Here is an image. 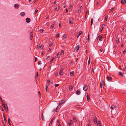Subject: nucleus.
Masks as SVG:
<instances>
[{
  "label": "nucleus",
  "instance_id": "1",
  "mask_svg": "<svg viewBox=\"0 0 126 126\" xmlns=\"http://www.w3.org/2000/svg\"><path fill=\"white\" fill-rule=\"evenodd\" d=\"M2 105L4 107V109L6 111H8V107L6 104H4L3 103H2Z\"/></svg>",
  "mask_w": 126,
  "mask_h": 126
},
{
  "label": "nucleus",
  "instance_id": "2",
  "mask_svg": "<svg viewBox=\"0 0 126 126\" xmlns=\"http://www.w3.org/2000/svg\"><path fill=\"white\" fill-rule=\"evenodd\" d=\"M33 31H32L31 32L30 34V39L31 40H32V38L33 36Z\"/></svg>",
  "mask_w": 126,
  "mask_h": 126
},
{
  "label": "nucleus",
  "instance_id": "3",
  "mask_svg": "<svg viewBox=\"0 0 126 126\" xmlns=\"http://www.w3.org/2000/svg\"><path fill=\"white\" fill-rule=\"evenodd\" d=\"M88 88L87 87V86L86 85H84L83 90L85 91H86L87 90Z\"/></svg>",
  "mask_w": 126,
  "mask_h": 126
},
{
  "label": "nucleus",
  "instance_id": "4",
  "mask_svg": "<svg viewBox=\"0 0 126 126\" xmlns=\"http://www.w3.org/2000/svg\"><path fill=\"white\" fill-rule=\"evenodd\" d=\"M54 118H55V117L54 116L52 118V119H51V121H50V122L49 124V126H51V124Z\"/></svg>",
  "mask_w": 126,
  "mask_h": 126
},
{
  "label": "nucleus",
  "instance_id": "5",
  "mask_svg": "<svg viewBox=\"0 0 126 126\" xmlns=\"http://www.w3.org/2000/svg\"><path fill=\"white\" fill-rule=\"evenodd\" d=\"M107 79L109 81H111L112 80V78L110 76H107Z\"/></svg>",
  "mask_w": 126,
  "mask_h": 126
},
{
  "label": "nucleus",
  "instance_id": "6",
  "mask_svg": "<svg viewBox=\"0 0 126 126\" xmlns=\"http://www.w3.org/2000/svg\"><path fill=\"white\" fill-rule=\"evenodd\" d=\"M64 102V101L63 100H62L61 101L59 102V106L61 105Z\"/></svg>",
  "mask_w": 126,
  "mask_h": 126
},
{
  "label": "nucleus",
  "instance_id": "7",
  "mask_svg": "<svg viewBox=\"0 0 126 126\" xmlns=\"http://www.w3.org/2000/svg\"><path fill=\"white\" fill-rule=\"evenodd\" d=\"M30 19L29 18H27L26 19V22L27 23H29L30 22Z\"/></svg>",
  "mask_w": 126,
  "mask_h": 126
},
{
  "label": "nucleus",
  "instance_id": "8",
  "mask_svg": "<svg viewBox=\"0 0 126 126\" xmlns=\"http://www.w3.org/2000/svg\"><path fill=\"white\" fill-rule=\"evenodd\" d=\"M100 33H99L98 34V35H99V40L100 41H102V37L101 36H100Z\"/></svg>",
  "mask_w": 126,
  "mask_h": 126
},
{
  "label": "nucleus",
  "instance_id": "9",
  "mask_svg": "<svg viewBox=\"0 0 126 126\" xmlns=\"http://www.w3.org/2000/svg\"><path fill=\"white\" fill-rule=\"evenodd\" d=\"M79 48V45L77 46L76 47V51H78Z\"/></svg>",
  "mask_w": 126,
  "mask_h": 126
},
{
  "label": "nucleus",
  "instance_id": "10",
  "mask_svg": "<svg viewBox=\"0 0 126 126\" xmlns=\"http://www.w3.org/2000/svg\"><path fill=\"white\" fill-rule=\"evenodd\" d=\"M94 121L95 124H96L97 123V119L96 117L94 118Z\"/></svg>",
  "mask_w": 126,
  "mask_h": 126
},
{
  "label": "nucleus",
  "instance_id": "11",
  "mask_svg": "<svg viewBox=\"0 0 126 126\" xmlns=\"http://www.w3.org/2000/svg\"><path fill=\"white\" fill-rule=\"evenodd\" d=\"M14 6L16 9H18L19 7V6L18 4H15Z\"/></svg>",
  "mask_w": 126,
  "mask_h": 126
},
{
  "label": "nucleus",
  "instance_id": "12",
  "mask_svg": "<svg viewBox=\"0 0 126 126\" xmlns=\"http://www.w3.org/2000/svg\"><path fill=\"white\" fill-rule=\"evenodd\" d=\"M126 0H122L121 3L122 4H124L126 2Z\"/></svg>",
  "mask_w": 126,
  "mask_h": 126
},
{
  "label": "nucleus",
  "instance_id": "13",
  "mask_svg": "<svg viewBox=\"0 0 126 126\" xmlns=\"http://www.w3.org/2000/svg\"><path fill=\"white\" fill-rule=\"evenodd\" d=\"M116 43H119V38L117 37L116 38Z\"/></svg>",
  "mask_w": 126,
  "mask_h": 126
},
{
  "label": "nucleus",
  "instance_id": "14",
  "mask_svg": "<svg viewBox=\"0 0 126 126\" xmlns=\"http://www.w3.org/2000/svg\"><path fill=\"white\" fill-rule=\"evenodd\" d=\"M63 69L61 68L60 71L59 73L61 75H63V73L62 72L63 71Z\"/></svg>",
  "mask_w": 126,
  "mask_h": 126
},
{
  "label": "nucleus",
  "instance_id": "15",
  "mask_svg": "<svg viewBox=\"0 0 126 126\" xmlns=\"http://www.w3.org/2000/svg\"><path fill=\"white\" fill-rule=\"evenodd\" d=\"M80 91L79 90H78L76 92V93L78 95H79L80 94Z\"/></svg>",
  "mask_w": 126,
  "mask_h": 126
},
{
  "label": "nucleus",
  "instance_id": "16",
  "mask_svg": "<svg viewBox=\"0 0 126 126\" xmlns=\"http://www.w3.org/2000/svg\"><path fill=\"white\" fill-rule=\"evenodd\" d=\"M82 32L81 31H79V33L78 34L77 37V38L82 33Z\"/></svg>",
  "mask_w": 126,
  "mask_h": 126
},
{
  "label": "nucleus",
  "instance_id": "17",
  "mask_svg": "<svg viewBox=\"0 0 126 126\" xmlns=\"http://www.w3.org/2000/svg\"><path fill=\"white\" fill-rule=\"evenodd\" d=\"M87 101L88 102H89L90 101V97L89 95H88V94L87 95Z\"/></svg>",
  "mask_w": 126,
  "mask_h": 126
},
{
  "label": "nucleus",
  "instance_id": "18",
  "mask_svg": "<svg viewBox=\"0 0 126 126\" xmlns=\"http://www.w3.org/2000/svg\"><path fill=\"white\" fill-rule=\"evenodd\" d=\"M56 7L55 8V10L56 11H58L59 10V6H56Z\"/></svg>",
  "mask_w": 126,
  "mask_h": 126
},
{
  "label": "nucleus",
  "instance_id": "19",
  "mask_svg": "<svg viewBox=\"0 0 126 126\" xmlns=\"http://www.w3.org/2000/svg\"><path fill=\"white\" fill-rule=\"evenodd\" d=\"M72 122H73L72 120H70V121L68 122V124L69 126H70L71 125Z\"/></svg>",
  "mask_w": 126,
  "mask_h": 126
},
{
  "label": "nucleus",
  "instance_id": "20",
  "mask_svg": "<svg viewBox=\"0 0 126 126\" xmlns=\"http://www.w3.org/2000/svg\"><path fill=\"white\" fill-rule=\"evenodd\" d=\"M97 126H101V122L100 121H98Z\"/></svg>",
  "mask_w": 126,
  "mask_h": 126
},
{
  "label": "nucleus",
  "instance_id": "21",
  "mask_svg": "<svg viewBox=\"0 0 126 126\" xmlns=\"http://www.w3.org/2000/svg\"><path fill=\"white\" fill-rule=\"evenodd\" d=\"M54 59H55L54 57H53L52 58V59L50 61V63H52L53 61V60Z\"/></svg>",
  "mask_w": 126,
  "mask_h": 126
},
{
  "label": "nucleus",
  "instance_id": "22",
  "mask_svg": "<svg viewBox=\"0 0 126 126\" xmlns=\"http://www.w3.org/2000/svg\"><path fill=\"white\" fill-rule=\"evenodd\" d=\"M104 24H103L102 25V26L101 27V31H102L103 29V28H104Z\"/></svg>",
  "mask_w": 126,
  "mask_h": 126
},
{
  "label": "nucleus",
  "instance_id": "23",
  "mask_svg": "<svg viewBox=\"0 0 126 126\" xmlns=\"http://www.w3.org/2000/svg\"><path fill=\"white\" fill-rule=\"evenodd\" d=\"M3 118H4V120L5 122V123H6V122H7V120H6L5 117V116L4 114H3Z\"/></svg>",
  "mask_w": 126,
  "mask_h": 126
},
{
  "label": "nucleus",
  "instance_id": "24",
  "mask_svg": "<svg viewBox=\"0 0 126 126\" xmlns=\"http://www.w3.org/2000/svg\"><path fill=\"white\" fill-rule=\"evenodd\" d=\"M74 74V71H72L70 73V74L72 76H73Z\"/></svg>",
  "mask_w": 126,
  "mask_h": 126
},
{
  "label": "nucleus",
  "instance_id": "25",
  "mask_svg": "<svg viewBox=\"0 0 126 126\" xmlns=\"http://www.w3.org/2000/svg\"><path fill=\"white\" fill-rule=\"evenodd\" d=\"M114 9V8H112L110 9V11L109 13H110L112 12H113V11Z\"/></svg>",
  "mask_w": 126,
  "mask_h": 126
},
{
  "label": "nucleus",
  "instance_id": "26",
  "mask_svg": "<svg viewBox=\"0 0 126 126\" xmlns=\"http://www.w3.org/2000/svg\"><path fill=\"white\" fill-rule=\"evenodd\" d=\"M20 15L21 16H24L25 15V13L24 12H22L20 13Z\"/></svg>",
  "mask_w": 126,
  "mask_h": 126
},
{
  "label": "nucleus",
  "instance_id": "27",
  "mask_svg": "<svg viewBox=\"0 0 126 126\" xmlns=\"http://www.w3.org/2000/svg\"><path fill=\"white\" fill-rule=\"evenodd\" d=\"M60 108V107L59 108V107L58 106L56 108V110H55V111L57 112L59 110Z\"/></svg>",
  "mask_w": 126,
  "mask_h": 126
},
{
  "label": "nucleus",
  "instance_id": "28",
  "mask_svg": "<svg viewBox=\"0 0 126 126\" xmlns=\"http://www.w3.org/2000/svg\"><path fill=\"white\" fill-rule=\"evenodd\" d=\"M73 121H74V122H75V123H76V122H77V120H76V118H75V117H74L73 119Z\"/></svg>",
  "mask_w": 126,
  "mask_h": 126
},
{
  "label": "nucleus",
  "instance_id": "29",
  "mask_svg": "<svg viewBox=\"0 0 126 126\" xmlns=\"http://www.w3.org/2000/svg\"><path fill=\"white\" fill-rule=\"evenodd\" d=\"M93 18H92L91 19V26H92V24L93 23Z\"/></svg>",
  "mask_w": 126,
  "mask_h": 126
},
{
  "label": "nucleus",
  "instance_id": "30",
  "mask_svg": "<svg viewBox=\"0 0 126 126\" xmlns=\"http://www.w3.org/2000/svg\"><path fill=\"white\" fill-rule=\"evenodd\" d=\"M69 23L72 24H73V21H72L69 20Z\"/></svg>",
  "mask_w": 126,
  "mask_h": 126
},
{
  "label": "nucleus",
  "instance_id": "31",
  "mask_svg": "<svg viewBox=\"0 0 126 126\" xmlns=\"http://www.w3.org/2000/svg\"><path fill=\"white\" fill-rule=\"evenodd\" d=\"M61 55V53H58L57 54V57L58 58H59L60 56Z\"/></svg>",
  "mask_w": 126,
  "mask_h": 126
},
{
  "label": "nucleus",
  "instance_id": "32",
  "mask_svg": "<svg viewBox=\"0 0 126 126\" xmlns=\"http://www.w3.org/2000/svg\"><path fill=\"white\" fill-rule=\"evenodd\" d=\"M67 37L66 35V34H64L63 35V38L65 39Z\"/></svg>",
  "mask_w": 126,
  "mask_h": 126
},
{
  "label": "nucleus",
  "instance_id": "33",
  "mask_svg": "<svg viewBox=\"0 0 126 126\" xmlns=\"http://www.w3.org/2000/svg\"><path fill=\"white\" fill-rule=\"evenodd\" d=\"M119 75H121L122 76H123V74H122V73L121 72H119Z\"/></svg>",
  "mask_w": 126,
  "mask_h": 126
},
{
  "label": "nucleus",
  "instance_id": "34",
  "mask_svg": "<svg viewBox=\"0 0 126 126\" xmlns=\"http://www.w3.org/2000/svg\"><path fill=\"white\" fill-rule=\"evenodd\" d=\"M40 45L39 44H38L37 45L36 47V49H38L39 48V47H40Z\"/></svg>",
  "mask_w": 126,
  "mask_h": 126
},
{
  "label": "nucleus",
  "instance_id": "35",
  "mask_svg": "<svg viewBox=\"0 0 126 126\" xmlns=\"http://www.w3.org/2000/svg\"><path fill=\"white\" fill-rule=\"evenodd\" d=\"M73 88V87L72 86H69V90H70V89H71V90H72Z\"/></svg>",
  "mask_w": 126,
  "mask_h": 126
},
{
  "label": "nucleus",
  "instance_id": "36",
  "mask_svg": "<svg viewBox=\"0 0 126 126\" xmlns=\"http://www.w3.org/2000/svg\"><path fill=\"white\" fill-rule=\"evenodd\" d=\"M54 24H53L50 27V29H52L54 27Z\"/></svg>",
  "mask_w": 126,
  "mask_h": 126
},
{
  "label": "nucleus",
  "instance_id": "37",
  "mask_svg": "<svg viewBox=\"0 0 126 126\" xmlns=\"http://www.w3.org/2000/svg\"><path fill=\"white\" fill-rule=\"evenodd\" d=\"M61 53L62 55L63 54H64V51L63 50H62L61 51Z\"/></svg>",
  "mask_w": 126,
  "mask_h": 126
},
{
  "label": "nucleus",
  "instance_id": "38",
  "mask_svg": "<svg viewBox=\"0 0 126 126\" xmlns=\"http://www.w3.org/2000/svg\"><path fill=\"white\" fill-rule=\"evenodd\" d=\"M89 42V34H88V42Z\"/></svg>",
  "mask_w": 126,
  "mask_h": 126
},
{
  "label": "nucleus",
  "instance_id": "39",
  "mask_svg": "<svg viewBox=\"0 0 126 126\" xmlns=\"http://www.w3.org/2000/svg\"><path fill=\"white\" fill-rule=\"evenodd\" d=\"M38 10L37 9H36L35 11V13H34V14H36V13H37V12H38Z\"/></svg>",
  "mask_w": 126,
  "mask_h": 126
},
{
  "label": "nucleus",
  "instance_id": "40",
  "mask_svg": "<svg viewBox=\"0 0 126 126\" xmlns=\"http://www.w3.org/2000/svg\"><path fill=\"white\" fill-rule=\"evenodd\" d=\"M59 33H57L56 35V37H57L58 38V37H59Z\"/></svg>",
  "mask_w": 126,
  "mask_h": 126
},
{
  "label": "nucleus",
  "instance_id": "41",
  "mask_svg": "<svg viewBox=\"0 0 126 126\" xmlns=\"http://www.w3.org/2000/svg\"><path fill=\"white\" fill-rule=\"evenodd\" d=\"M108 18V17L107 16H106V17L105 19V21H107V20Z\"/></svg>",
  "mask_w": 126,
  "mask_h": 126
},
{
  "label": "nucleus",
  "instance_id": "42",
  "mask_svg": "<svg viewBox=\"0 0 126 126\" xmlns=\"http://www.w3.org/2000/svg\"><path fill=\"white\" fill-rule=\"evenodd\" d=\"M103 82H101L100 85V87L101 88H102V86H103Z\"/></svg>",
  "mask_w": 126,
  "mask_h": 126
},
{
  "label": "nucleus",
  "instance_id": "43",
  "mask_svg": "<svg viewBox=\"0 0 126 126\" xmlns=\"http://www.w3.org/2000/svg\"><path fill=\"white\" fill-rule=\"evenodd\" d=\"M48 88V87H47L46 85V91L47 92V88Z\"/></svg>",
  "mask_w": 126,
  "mask_h": 126
},
{
  "label": "nucleus",
  "instance_id": "44",
  "mask_svg": "<svg viewBox=\"0 0 126 126\" xmlns=\"http://www.w3.org/2000/svg\"><path fill=\"white\" fill-rule=\"evenodd\" d=\"M81 12V10L80 9H79L77 12H78V13H80Z\"/></svg>",
  "mask_w": 126,
  "mask_h": 126
},
{
  "label": "nucleus",
  "instance_id": "45",
  "mask_svg": "<svg viewBox=\"0 0 126 126\" xmlns=\"http://www.w3.org/2000/svg\"><path fill=\"white\" fill-rule=\"evenodd\" d=\"M44 47V46H43L42 45L40 47V48L42 49Z\"/></svg>",
  "mask_w": 126,
  "mask_h": 126
},
{
  "label": "nucleus",
  "instance_id": "46",
  "mask_svg": "<svg viewBox=\"0 0 126 126\" xmlns=\"http://www.w3.org/2000/svg\"><path fill=\"white\" fill-rule=\"evenodd\" d=\"M58 75V73H56L55 74V75L56 77Z\"/></svg>",
  "mask_w": 126,
  "mask_h": 126
},
{
  "label": "nucleus",
  "instance_id": "47",
  "mask_svg": "<svg viewBox=\"0 0 126 126\" xmlns=\"http://www.w3.org/2000/svg\"><path fill=\"white\" fill-rule=\"evenodd\" d=\"M52 45H53V44L52 43H50V44L49 46L50 47H51Z\"/></svg>",
  "mask_w": 126,
  "mask_h": 126
},
{
  "label": "nucleus",
  "instance_id": "48",
  "mask_svg": "<svg viewBox=\"0 0 126 126\" xmlns=\"http://www.w3.org/2000/svg\"><path fill=\"white\" fill-rule=\"evenodd\" d=\"M44 31V30H43V29H42L40 30L39 31L41 32H43Z\"/></svg>",
  "mask_w": 126,
  "mask_h": 126
},
{
  "label": "nucleus",
  "instance_id": "49",
  "mask_svg": "<svg viewBox=\"0 0 126 126\" xmlns=\"http://www.w3.org/2000/svg\"><path fill=\"white\" fill-rule=\"evenodd\" d=\"M59 84H55V87L58 86H59Z\"/></svg>",
  "mask_w": 126,
  "mask_h": 126
},
{
  "label": "nucleus",
  "instance_id": "50",
  "mask_svg": "<svg viewBox=\"0 0 126 126\" xmlns=\"http://www.w3.org/2000/svg\"><path fill=\"white\" fill-rule=\"evenodd\" d=\"M43 113H42V120H43L44 119L43 117Z\"/></svg>",
  "mask_w": 126,
  "mask_h": 126
},
{
  "label": "nucleus",
  "instance_id": "51",
  "mask_svg": "<svg viewBox=\"0 0 126 126\" xmlns=\"http://www.w3.org/2000/svg\"><path fill=\"white\" fill-rule=\"evenodd\" d=\"M90 63V59L88 61V64H89Z\"/></svg>",
  "mask_w": 126,
  "mask_h": 126
},
{
  "label": "nucleus",
  "instance_id": "52",
  "mask_svg": "<svg viewBox=\"0 0 126 126\" xmlns=\"http://www.w3.org/2000/svg\"><path fill=\"white\" fill-rule=\"evenodd\" d=\"M50 82V80H47V83H48V84H49V83Z\"/></svg>",
  "mask_w": 126,
  "mask_h": 126
},
{
  "label": "nucleus",
  "instance_id": "53",
  "mask_svg": "<svg viewBox=\"0 0 126 126\" xmlns=\"http://www.w3.org/2000/svg\"><path fill=\"white\" fill-rule=\"evenodd\" d=\"M37 58L36 57H35V62H36L37 60Z\"/></svg>",
  "mask_w": 126,
  "mask_h": 126
},
{
  "label": "nucleus",
  "instance_id": "54",
  "mask_svg": "<svg viewBox=\"0 0 126 126\" xmlns=\"http://www.w3.org/2000/svg\"><path fill=\"white\" fill-rule=\"evenodd\" d=\"M38 95L39 96H40V95H41V94H40V91L38 92Z\"/></svg>",
  "mask_w": 126,
  "mask_h": 126
},
{
  "label": "nucleus",
  "instance_id": "55",
  "mask_svg": "<svg viewBox=\"0 0 126 126\" xmlns=\"http://www.w3.org/2000/svg\"><path fill=\"white\" fill-rule=\"evenodd\" d=\"M41 63V62L39 61L38 62V64H40Z\"/></svg>",
  "mask_w": 126,
  "mask_h": 126
},
{
  "label": "nucleus",
  "instance_id": "56",
  "mask_svg": "<svg viewBox=\"0 0 126 126\" xmlns=\"http://www.w3.org/2000/svg\"><path fill=\"white\" fill-rule=\"evenodd\" d=\"M45 54V52L44 51H42V52L41 54L43 55Z\"/></svg>",
  "mask_w": 126,
  "mask_h": 126
},
{
  "label": "nucleus",
  "instance_id": "57",
  "mask_svg": "<svg viewBox=\"0 0 126 126\" xmlns=\"http://www.w3.org/2000/svg\"><path fill=\"white\" fill-rule=\"evenodd\" d=\"M68 12V9H66V13H67Z\"/></svg>",
  "mask_w": 126,
  "mask_h": 126
},
{
  "label": "nucleus",
  "instance_id": "58",
  "mask_svg": "<svg viewBox=\"0 0 126 126\" xmlns=\"http://www.w3.org/2000/svg\"><path fill=\"white\" fill-rule=\"evenodd\" d=\"M103 49L102 48H101L100 49V51H101L102 52L103 51Z\"/></svg>",
  "mask_w": 126,
  "mask_h": 126
},
{
  "label": "nucleus",
  "instance_id": "59",
  "mask_svg": "<svg viewBox=\"0 0 126 126\" xmlns=\"http://www.w3.org/2000/svg\"><path fill=\"white\" fill-rule=\"evenodd\" d=\"M113 108H114V107L113 106H111L110 107V109H112Z\"/></svg>",
  "mask_w": 126,
  "mask_h": 126
},
{
  "label": "nucleus",
  "instance_id": "60",
  "mask_svg": "<svg viewBox=\"0 0 126 126\" xmlns=\"http://www.w3.org/2000/svg\"><path fill=\"white\" fill-rule=\"evenodd\" d=\"M46 25L48 26L49 25V23H47L46 24Z\"/></svg>",
  "mask_w": 126,
  "mask_h": 126
},
{
  "label": "nucleus",
  "instance_id": "61",
  "mask_svg": "<svg viewBox=\"0 0 126 126\" xmlns=\"http://www.w3.org/2000/svg\"><path fill=\"white\" fill-rule=\"evenodd\" d=\"M56 1H55V2H54L53 4H56Z\"/></svg>",
  "mask_w": 126,
  "mask_h": 126
},
{
  "label": "nucleus",
  "instance_id": "62",
  "mask_svg": "<svg viewBox=\"0 0 126 126\" xmlns=\"http://www.w3.org/2000/svg\"><path fill=\"white\" fill-rule=\"evenodd\" d=\"M60 122L59 120H58L57 121V123H59Z\"/></svg>",
  "mask_w": 126,
  "mask_h": 126
},
{
  "label": "nucleus",
  "instance_id": "63",
  "mask_svg": "<svg viewBox=\"0 0 126 126\" xmlns=\"http://www.w3.org/2000/svg\"><path fill=\"white\" fill-rule=\"evenodd\" d=\"M121 47H123V46H124V45H123V44H121Z\"/></svg>",
  "mask_w": 126,
  "mask_h": 126
},
{
  "label": "nucleus",
  "instance_id": "64",
  "mask_svg": "<svg viewBox=\"0 0 126 126\" xmlns=\"http://www.w3.org/2000/svg\"><path fill=\"white\" fill-rule=\"evenodd\" d=\"M63 7L64 8H65L66 7V5H64V6H63Z\"/></svg>",
  "mask_w": 126,
  "mask_h": 126
}]
</instances>
